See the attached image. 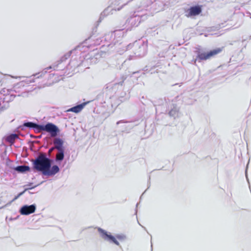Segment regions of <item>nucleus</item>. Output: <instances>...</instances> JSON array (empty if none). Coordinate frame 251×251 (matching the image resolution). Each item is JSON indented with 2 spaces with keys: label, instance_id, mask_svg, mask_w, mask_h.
Returning a JSON list of instances; mask_svg holds the SVG:
<instances>
[{
  "label": "nucleus",
  "instance_id": "1",
  "mask_svg": "<svg viewBox=\"0 0 251 251\" xmlns=\"http://www.w3.org/2000/svg\"><path fill=\"white\" fill-rule=\"evenodd\" d=\"M33 168L37 171L41 172L43 175L52 176L59 172L58 166L55 165L51 167V160L47 158L44 153H40L35 160H32Z\"/></svg>",
  "mask_w": 251,
  "mask_h": 251
},
{
  "label": "nucleus",
  "instance_id": "12",
  "mask_svg": "<svg viewBox=\"0 0 251 251\" xmlns=\"http://www.w3.org/2000/svg\"><path fill=\"white\" fill-rule=\"evenodd\" d=\"M18 138V135L16 134H12L6 138V140L11 144H13L16 139Z\"/></svg>",
  "mask_w": 251,
  "mask_h": 251
},
{
  "label": "nucleus",
  "instance_id": "9",
  "mask_svg": "<svg viewBox=\"0 0 251 251\" xmlns=\"http://www.w3.org/2000/svg\"><path fill=\"white\" fill-rule=\"evenodd\" d=\"M84 105V104H83L77 105L75 106H74V107H72L71 108L69 109L68 110V111H71V112H75L76 113H78V112H80L82 110V109L83 108Z\"/></svg>",
  "mask_w": 251,
  "mask_h": 251
},
{
  "label": "nucleus",
  "instance_id": "11",
  "mask_svg": "<svg viewBox=\"0 0 251 251\" xmlns=\"http://www.w3.org/2000/svg\"><path fill=\"white\" fill-rule=\"evenodd\" d=\"M64 150L58 151V152L56 155L55 160L57 161H62L64 158Z\"/></svg>",
  "mask_w": 251,
  "mask_h": 251
},
{
  "label": "nucleus",
  "instance_id": "3",
  "mask_svg": "<svg viewBox=\"0 0 251 251\" xmlns=\"http://www.w3.org/2000/svg\"><path fill=\"white\" fill-rule=\"evenodd\" d=\"M42 131L50 133L51 137H55L59 130L55 125L49 123L45 126L41 125L40 132Z\"/></svg>",
  "mask_w": 251,
  "mask_h": 251
},
{
  "label": "nucleus",
  "instance_id": "8",
  "mask_svg": "<svg viewBox=\"0 0 251 251\" xmlns=\"http://www.w3.org/2000/svg\"><path fill=\"white\" fill-rule=\"evenodd\" d=\"M24 126L30 128H35L38 132H40L41 125L32 122H27L24 123Z\"/></svg>",
  "mask_w": 251,
  "mask_h": 251
},
{
  "label": "nucleus",
  "instance_id": "2",
  "mask_svg": "<svg viewBox=\"0 0 251 251\" xmlns=\"http://www.w3.org/2000/svg\"><path fill=\"white\" fill-rule=\"evenodd\" d=\"M224 47L219 48L211 50L207 52L200 53L198 55L197 58L201 60H206L221 53Z\"/></svg>",
  "mask_w": 251,
  "mask_h": 251
},
{
  "label": "nucleus",
  "instance_id": "13",
  "mask_svg": "<svg viewBox=\"0 0 251 251\" xmlns=\"http://www.w3.org/2000/svg\"><path fill=\"white\" fill-rule=\"evenodd\" d=\"M54 149H55V148H54V147L51 148L48 151L49 154L50 155Z\"/></svg>",
  "mask_w": 251,
  "mask_h": 251
},
{
  "label": "nucleus",
  "instance_id": "14",
  "mask_svg": "<svg viewBox=\"0 0 251 251\" xmlns=\"http://www.w3.org/2000/svg\"><path fill=\"white\" fill-rule=\"evenodd\" d=\"M23 193H24V192H22V193H20V194H19V196H21V195H22V194H23Z\"/></svg>",
  "mask_w": 251,
  "mask_h": 251
},
{
  "label": "nucleus",
  "instance_id": "15",
  "mask_svg": "<svg viewBox=\"0 0 251 251\" xmlns=\"http://www.w3.org/2000/svg\"><path fill=\"white\" fill-rule=\"evenodd\" d=\"M117 237L118 239H120L121 238L120 236H117Z\"/></svg>",
  "mask_w": 251,
  "mask_h": 251
},
{
  "label": "nucleus",
  "instance_id": "7",
  "mask_svg": "<svg viewBox=\"0 0 251 251\" xmlns=\"http://www.w3.org/2000/svg\"><path fill=\"white\" fill-rule=\"evenodd\" d=\"M63 144V141L60 138H56L53 140L54 148H55L57 151L65 150Z\"/></svg>",
  "mask_w": 251,
  "mask_h": 251
},
{
  "label": "nucleus",
  "instance_id": "10",
  "mask_svg": "<svg viewBox=\"0 0 251 251\" xmlns=\"http://www.w3.org/2000/svg\"><path fill=\"white\" fill-rule=\"evenodd\" d=\"M15 170L19 172L24 173L30 171L29 167L27 166H19L15 168Z\"/></svg>",
  "mask_w": 251,
  "mask_h": 251
},
{
  "label": "nucleus",
  "instance_id": "6",
  "mask_svg": "<svg viewBox=\"0 0 251 251\" xmlns=\"http://www.w3.org/2000/svg\"><path fill=\"white\" fill-rule=\"evenodd\" d=\"M36 207L34 205H24L20 209L21 214L27 215L35 212Z\"/></svg>",
  "mask_w": 251,
  "mask_h": 251
},
{
  "label": "nucleus",
  "instance_id": "5",
  "mask_svg": "<svg viewBox=\"0 0 251 251\" xmlns=\"http://www.w3.org/2000/svg\"><path fill=\"white\" fill-rule=\"evenodd\" d=\"M99 232L101 234V237L104 239V240H109L111 241H112L114 244H115L116 245L119 246V243L118 242V241L116 240V239L113 236L111 235H108L107 232L103 230L102 229L100 228H98Z\"/></svg>",
  "mask_w": 251,
  "mask_h": 251
},
{
  "label": "nucleus",
  "instance_id": "4",
  "mask_svg": "<svg viewBox=\"0 0 251 251\" xmlns=\"http://www.w3.org/2000/svg\"><path fill=\"white\" fill-rule=\"evenodd\" d=\"M201 6L197 5L192 6L186 11V16L187 17L195 16L199 15L201 12Z\"/></svg>",
  "mask_w": 251,
  "mask_h": 251
}]
</instances>
